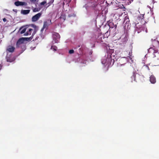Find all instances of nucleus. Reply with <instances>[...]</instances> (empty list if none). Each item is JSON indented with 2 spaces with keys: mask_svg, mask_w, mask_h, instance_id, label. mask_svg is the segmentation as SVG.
<instances>
[{
  "mask_svg": "<svg viewBox=\"0 0 159 159\" xmlns=\"http://www.w3.org/2000/svg\"><path fill=\"white\" fill-rule=\"evenodd\" d=\"M106 39L103 34H99L97 38V41L98 43L102 42L103 43H105Z\"/></svg>",
  "mask_w": 159,
  "mask_h": 159,
  "instance_id": "obj_1",
  "label": "nucleus"
},
{
  "mask_svg": "<svg viewBox=\"0 0 159 159\" xmlns=\"http://www.w3.org/2000/svg\"><path fill=\"white\" fill-rule=\"evenodd\" d=\"M53 38L55 43H58L60 39V36L58 33H55L53 34Z\"/></svg>",
  "mask_w": 159,
  "mask_h": 159,
  "instance_id": "obj_2",
  "label": "nucleus"
},
{
  "mask_svg": "<svg viewBox=\"0 0 159 159\" xmlns=\"http://www.w3.org/2000/svg\"><path fill=\"white\" fill-rule=\"evenodd\" d=\"M42 14V13L40 12L33 16L32 18V21L33 22H35L38 20L41 16Z\"/></svg>",
  "mask_w": 159,
  "mask_h": 159,
  "instance_id": "obj_3",
  "label": "nucleus"
},
{
  "mask_svg": "<svg viewBox=\"0 0 159 159\" xmlns=\"http://www.w3.org/2000/svg\"><path fill=\"white\" fill-rule=\"evenodd\" d=\"M140 76V75L136 72H133V75L131 76V78L132 79L131 82H133V80H134V81H135L136 82L137 80L139 79V77Z\"/></svg>",
  "mask_w": 159,
  "mask_h": 159,
  "instance_id": "obj_4",
  "label": "nucleus"
},
{
  "mask_svg": "<svg viewBox=\"0 0 159 159\" xmlns=\"http://www.w3.org/2000/svg\"><path fill=\"white\" fill-rule=\"evenodd\" d=\"M51 24V20H48L47 21H44L43 23V26L44 28H46L47 29L48 26Z\"/></svg>",
  "mask_w": 159,
  "mask_h": 159,
  "instance_id": "obj_5",
  "label": "nucleus"
},
{
  "mask_svg": "<svg viewBox=\"0 0 159 159\" xmlns=\"http://www.w3.org/2000/svg\"><path fill=\"white\" fill-rule=\"evenodd\" d=\"M14 4L16 6H26L27 4V3L25 2H22L19 1L15 2Z\"/></svg>",
  "mask_w": 159,
  "mask_h": 159,
  "instance_id": "obj_6",
  "label": "nucleus"
},
{
  "mask_svg": "<svg viewBox=\"0 0 159 159\" xmlns=\"http://www.w3.org/2000/svg\"><path fill=\"white\" fill-rule=\"evenodd\" d=\"M15 49V48L12 46H9L7 48V51L10 52H13Z\"/></svg>",
  "mask_w": 159,
  "mask_h": 159,
  "instance_id": "obj_7",
  "label": "nucleus"
},
{
  "mask_svg": "<svg viewBox=\"0 0 159 159\" xmlns=\"http://www.w3.org/2000/svg\"><path fill=\"white\" fill-rule=\"evenodd\" d=\"M24 43V39L23 38H20L17 41L16 43V46L17 47H19L20 45L23 43Z\"/></svg>",
  "mask_w": 159,
  "mask_h": 159,
  "instance_id": "obj_8",
  "label": "nucleus"
},
{
  "mask_svg": "<svg viewBox=\"0 0 159 159\" xmlns=\"http://www.w3.org/2000/svg\"><path fill=\"white\" fill-rule=\"evenodd\" d=\"M6 59L7 61L11 62L14 61V59L12 58L11 55H7L6 56Z\"/></svg>",
  "mask_w": 159,
  "mask_h": 159,
  "instance_id": "obj_9",
  "label": "nucleus"
},
{
  "mask_svg": "<svg viewBox=\"0 0 159 159\" xmlns=\"http://www.w3.org/2000/svg\"><path fill=\"white\" fill-rule=\"evenodd\" d=\"M123 13L122 12L120 13H116L114 15V17H115L117 20L119 19L120 17L122 16V15H123Z\"/></svg>",
  "mask_w": 159,
  "mask_h": 159,
  "instance_id": "obj_10",
  "label": "nucleus"
},
{
  "mask_svg": "<svg viewBox=\"0 0 159 159\" xmlns=\"http://www.w3.org/2000/svg\"><path fill=\"white\" fill-rule=\"evenodd\" d=\"M150 80L152 84H154L156 82V78L153 75L151 76Z\"/></svg>",
  "mask_w": 159,
  "mask_h": 159,
  "instance_id": "obj_11",
  "label": "nucleus"
},
{
  "mask_svg": "<svg viewBox=\"0 0 159 159\" xmlns=\"http://www.w3.org/2000/svg\"><path fill=\"white\" fill-rule=\"evenodd\" d=\"M127 40L128 39L127 37L126 36H125V37L122 39V43H120V44H123V46H124V44H125Z\"/></svg>",
  "mask_w": 159,
  "mask_h": 159,
  "instance_id": "obj_12",
  "label": "nucleus"
},
{
  "mask_svg": "<svg viewBox=\"0 0 159 159\" xmlns=\"http://www.w3.org/2000/svg\"><path fill=\"white\" fill-rule=\"evenodd\" d=\"M30 11V10H22L21 11V13L23 15H26L29 14Z\"/></svg>",
  "mask_w": 159,
  "mask_h": 159,
  "instance_id": "obj_13",
  "label": "nucleus"
},
{
  "mask_svg": "<svg viewBox=\"0 0 159 159\" xmlns=\"http://www.w3.org/2000/svg\"><path fill=\"white\" fill-rule=\"evenodd\" d=\"M33 30L32 29H29V30L25 33L24 35L25 36H27L28 35H30L31 34V31Z\"/></svg>",
  "mask_w": 159,
  "mask_h": 159,
  "instance_id": "obj_14",
  "label": "nucleus"
},
{
  "mask_svg": "<svg viewBox=\"0 0 159 159\" xmlns=\"http://www.w3.org/2000/svg\"><path fill=\"white\" fill-rule=\"evenodd\" d=\"M60 19L61 20L63 21H64L66 19V16L65 15L62 14L60 17Z\"/></svg>",
  "mask_w": 159,
  "mask_h": 159,
  "instance_id": "obj_15",
  "label": "nucleus"
},
{
  "mask_svg": "<svg viewBox=\"0 0 159 159\" xmlns=\"http://www.w3.org/2000/svg\"><path fill=\"white\" fill-rule=\"evenodd\" d=\"M128 56H127L128 57H129L130 59H132V51L131 50H130V51L129 52Z\"/></svg>",
  "mask_w": 159,
  "mask_h": 159,
  "instance_id": "obj_16",
  "label": "nucleus"
},
{
  "mask_svg": "<svg viewBox=\"0 0 159 159\" xmlns=\"http://www.w3.org/2000/svg\"><path fill=\"white\" fill-rule=\"evenodd\" d=\"M76 0H66V2H67V4H69L70 3H71V2H74L75 4L76 3Z\"/></svg>",
  "mask_w": 159,
  "mask_h": 159,
  "instance_id": "obj_17",
  "label": "nucleus"
},
{
  "mask_svg": "<svg viewBox=\"0 0 159 159\" xmlns=\"http://www.w3.org/2000/svg\"><path fill=\"white\" fill-rule=\"evenodd\" d=\"M26 28H24L20 31V33L21 34H23L25 33L26 30Z\"/></svg>",
  "mask_w": 159,
  "mask_h": 159,
  "instance_id": "obj_18",
  "label": "nucleus"
},
{
  "mask_svg": "<svg viewBox=\"0 0 159 159\" xmlns=\"http://www.w3.org/2000/svg\"><path fill=\"white\" fill-rule=\"evenodd\" d=\"M51 49H53L54 51H56L57 49V47L55 46H52L51 48Z\"/></svg>",
  "mask_w": 159,
  "mask_h": 159,
  "instance_id": "obj_19",
  "label": "nucleus"
},
{
  "mask_svg": "<svg viewBox=\"0 0 159 159\" xmlns=\"http://www.w3.org/2000/svg\"><path fill=\"white\" fill-rule=\"evenodd\" d=\"M23 39H25L26 41H28L32 39V38L31 37L30 38H23Z\"/></svg>",
  "mask_w": 159,
  "mask_h": 159,
  "instance_id": "obj_20",
  "label": "nucleus"
},
{
  "mask_svg": "<svg viewBox=\"0 0 159 159\" xmlns=\"http://www.w3.org/2000/svg\"><path fill=\"white\" fill-rule=\"evenodd\" d=\"M110 25H111L112 24L113 25V26H112L111 27L113 28H115V29H116V27H117V25H116V24H115V25H114V23H111L110 24Z\"/></svg>",
  "mask_w": 159,
  "mask_h": 159,
  "instance_id": "obj_21",
  "label": "nucleus"
},
{
  "mask_svg": "<svg viewBox=\"0 0 159 159\" xmlns=\"http://www.w3.org/2000/svg\"><path fill=\"white\" fill-rule=\"evenodd\" d=\"M39 9L38 8H34L33 9V12H37V11H39Z\"/></svg>",
  "mask_w": 159,
  "mask_h": 159,
  "instance_id": "obj_22",
  "label": "nucleus"
},
{
  "mask_svg": "<svg viewBox=\"0 0 159 159\" xmlns=\"http://www.w3.org/2000/svg\"><path fill=\"white\" fill-rule=\"evenodd\" d=\"M68 16V17H75V15L74 13H73L71 14H69Z\"/></svg>",
  "mask_w": 159,
  "mask_h": 159,
  "instance_id": "obj_23",
  "label": "nucleus"
},
{
  "mask_svg": "<svg viewBox=\"0 0 159 159\" xmlns=\"http://www.w3.org/2000/svg\"><path fill=\"white\" fill-rule=\"evenodd\" d=\"M69 53L70 54H72L74 53V51L73 49L70 50L69 51Z\"/></svg>",
  "mask_w": 159,
  "mask_h": 159,
  "instance_id": "obj_24",
  "label": "nucleus"
},
{
  "mask_svg": "<svg viewBox=\"0 0 159 159\" xmlns=\"http://www.w3.org/2000/svg\"><path fill=\"white\" fill-rule=\"evenodd\" d=\"M46 3V2L45 1L41 3V4L44 5Z\"/></svg>",
  "mask_w": 159,
  "mask_h": 159,
  "instance_id": "obj_25",
  "label": "nucleus"
},
{
  "mask_svg": "<svg viewBox=\"0 0 159 159\" xmlns=\"http://www.w3.org/2000/svg\"><path fill=\"white\" fill-rule=\"evenodd\" d=\"M109 59L110 60V61L111 60V62H112L113 64V63L114 62V60L113 59V61H112V59L111 58H109Z\"/></svg>",
  "mask_w": 159,
  "mask_h": 159,
  "instance_id": "obj_26",
  "label": "nucleus"
},
{
  "mask_svg": "<svg viewBox=\"0 0 159 159\" xmlns=\"http://www.w3.org/2000/svg\"><path fill=\"white\" fill-rule=\"evenodd\" d=\"M45 28H44V27L43 26V28L41 29V32L42 33L44 29H45Z\"/></svg>",
  "mask_w": 159,
  "mask_h": 159,
  "instance_id": "obj_27",
  "label": "nucleus"
},
{
  "mask_svg": "<svg viewBox=\"0 0 159 159\" xmlns=\"http://www.w3.org/2000/svg\"><path fill=\"white\" fill-rule=\"evenodd\" d=\"M144 67H145L147 68L148 70H149V67L147 65L144 66Z\"/></svg>",
  "mask_w": 159,
  "mask_h": 159,
  "instance_id": "obj_28",
  "label": "nucleus"
},
{
  "mask_svg": "<svg viewBox=\"0 0 159 159\" xmlns=\"http://www.w3.org/2000/svg\"><path fill=\"white\" fill-rule=\"evenodd\" d=\"M3 20L4 22H6L7 20V19L5 18H4L3 19Z\"/></svg>",
  "mask_w": 159,
  "mask_h": 159,
  "instance_id": "obj_29",
  "label": "nucleus"
},
{
  "mask_svg": "<svg viewBox=\"0 0 159 159\" xmlns=\"http://www.w3.org/2000/svg\"><path fill=\"white\" fill-rule=\"evenodd\" d=\"M80 47V45H78L74 49H75L76 48H78Z\"/></svg>",
  "mask_w": 159,
  "mask_h": 159,
  "instance_id": "obj_30",
  "label": "nucleus"
},
{
  "mask_svg": "<svg viewBox=\"0 0 159 159\" xmlns=\"http://www.w3.org/2000/svg\"><path fill=\"white\" fill-rule=\"evenodd\" d=\"M79 50L81 51V52H80V54L81 52H82V49L81 48H80Z\"/></svg>",
  "mask_w": 159,
  "mask_h": 159,
  "instance_id": "obj_31",
  "label": "nucleus"
},
{
  "mask_svg": "<svg viewBox=\"0 0 159 159\" xmlns=\"http://www.w3.org/2000/svg\"><path fill=\"white\" fill-rule=\"evenodd\" d=\"M153 50L152 49V48H150L149 49V50L148 51L149 52V50Z\"/></svg>",
  "mask_w": 159,
  "mask_h": 159,
  "instance_id": "obj_32",
  "label": "nucleus"
},
{
  "mask_svg": "<svg viewBox=\"0 0 159 159\" xmlns=\"http://www.w3.org/2000/svg\"><path fill=\"white\" fill-rule=\"evenodd\" d=\"M22 27H21V28H20V29H19V31L20 30H21V29H22Z\"/></svg>",
  "mask_w": 159,
  "mask_h": 159,
  "instance_id": "obj_33",
  "label": "nucleus"
},
{
  "mask_svg": "<svg viewBox=\"0 0 159 159\" xmlns=\"http://www.w3.org/2000/svg\"><path fill=\"white\" fill-rule=\"evenodd\" d=\"M35 31H34V34H35Z\"/></svg>",
  "mask_w": 159,
  "mask_h": 159,
  "instance_id": "obj_34",
  "label": "nucleus"
},
{
  "mask_svg": "<svg viewBox=\"0 0 159 159\" xmlns=\"http://www.w3.org/2000/svg\"><path fill=\"white\" fill-rule=\"evenodd\" d=\"M65 4V3L64 2H63V5H64Z\"/></svg>",
  "mask_w": 159,
  "mask_h": 159,
  "instance_id": "obj_35",
  "label": "nucleus"
},
{
  "mask_svg": "<svg viewBox=\"0 0 159 159\" xmlns=\"http://www.w3.org/2000/svg\"><path fill=\"white\" fill-rule=\"evenodd\" d=\"M33 34H34V33H33L32 35H33Z\"/></svg>",
  "mask_w": 159,
  "mask_h": 159,
  "instance_id": "obj_36",
  "label": "nucleus"
},
{
  "mask_svg": "<svg viewBox=\"0 0 159 159\" xmlns=\"http://www.w3.org/2000/svg\"><path fill=\"white\" fill-rule=\"evenodd\" d=\"M152 1H153L154 0H151Z\"/></svg>",
  "mask_w": 159,
  "mask_h": 159,
  "instance_id": "obj_37",
  "label": "nucleus"
}]
</instances>
